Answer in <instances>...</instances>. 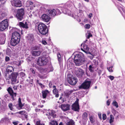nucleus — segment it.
<instances>
[{
  "mask_svg": "<svg viewBox=\"0 0 125 125\" xmlns=\"http://www.w3.org/2000/svg\"><path fill=\"white\" fill-rule=\"evenodd\" d=\"M92 36V35L91 33H88V35L86 36L87 38V39H89L90 37H91Z\"/></svg>",
  "mask_w": 125,
  "mask_h": 125,
  "instance_id": "53",
  "label": "nucleus"
},
{
  "mask_svg": "<svg viewBox=\"0 0 125 125\" xmlns=\"http://www.w3.org/2000/svg\"><path fill=\"white\" fill-rule=\"evenodd\" d=\"M18 122H13L12 123L14 125H17L18 124Z\"/></svg>",
  "mask_w": 125,
  "mask_h": 125,
  "instance_id": "63",
  "label": "nucleus"
},
{
  "mask_svg": "<svg viewBox=\"0 0 125 125\" xmlns=\"http://www.w3.org/2000/svg\"><path fill=\"white\" fill-rule=\"evenodd\" d=\"M90 84V81H85L84 82L79 86V89H88L89 88Z\"/></svg>",
  "mask_w": 125,
  "mask_h": 125,
  "instance_id": "10",
  "label": "nucleus"
},
{
  "mask_svg": "<svg viewBox=\"0 0 125 125\" xmlns=\"http://www.w3.org/2000/svg\"><path fill=\"white\" fill-rule=\"evenodd\" d=\"M93 68L91 65H90L89 66V70L91 72H92L93 71Z\"/></svg>",
  "mask_w": 125,
  "mask_h": 125,
  "instance_id": "56",
  "label": "nucleus"
},
{
  "mask_svg": "<svg viewBox=\"0 0 125 125\" xmlns=\"http://www.w3.org/2000/svg\"><path fill=\"white\" fill-rule=\"evenodd\" d=\"M40 48V45L33 46L31 48V52L32 55H40L41 52L40 51H35L39 50Z\"/></svg>",
  "mask_w": 125,
  "mask_h": 125,
  "instance_id": "5",
  "label": "nucleus"
},
{
  "mask_svg": "<svg viewBox=\"0 0 125 125\" xmlns=\"http://www.w3.org/2000/svg\"><path fill=\"white\" fill-rule=\"evenodd\" d=\"M78 101L79 99H77L75 102L72 105V109L73 110L76 111H79V108Z\"/></svg>",
  "mask_w": 125,
  "mask_h": 125,
  "instance_id": "12",
  "label": "nucleus"
},
{
  "mask_svg": "<svg viewBox=\"0 0 125 125\" xmlns=\"http://www.w3.org/2000/svg\"><path fill=\"white\" fill-rule=\"evenodd\" d=\"M68 7L67 5H66L64 6L62 8L61 10H62L63 13L65 14H67L68 15L71 16L75 19H76L79 22L80 21V20L79 18L78 14L77 13H73L71 14L70 13V11L69 10H68Z\"/></svg>",
  "mask_w": 125,
  "mask_h": 125,
  "instance_id": "1",
  "label": "nucleus"
},
{
  "mask_svg": "<svg viewBox=\"0 0 125 125\" xmlns=\"http://www.w3.org/2000/svg\"><path fill=\"white\" fill-rule=\"evenodd\" d=\"M9 106L11 110H12V104L11 103H10L9 104Z\"/></svg>",
  "mask_w": 125,
  "mask_h": 125,
  "instance_id": "49",
  "label": "nucleus"
},
{
  "mask_svg": "<svg viewBox=\"0 0 125 125\" xmlns=\"http://www.w3.org/2000/svg\"><path fill=\"white\" fill-rule=\"evenodd\" d=\"M83 70L81 69H79L77 71V75L79 76H82L83 74Z\"/></svg>",
  "mask_w": 125,
  "mask_h": 125,
  "instance_id": "28",
  "label": "nucleus"
},
{
  "mask_svg": "<svg viewBox=\"0 0 125 125\" xmlns=\"http://www.w3.org/2000/svg\"><path fill=\"white\" fill-rule=\"evenodd\" d=\"M42 42L43 44L44 45H45L47 44V43L46 41L44 40H42Z\"/></svg>",
  "mask_w": 125,
  "mask_h": 125,
  "instance_id": "50",
  "label": "nucleus"
},
{
  "mask_svg": "<svg viewBox=\"0 0 125 125\" xmlns=\"http://www.w3.org/2000/svg\"><path fill=\"white\" fill-rule=\"evenodd\" d=\"M55 11H56V15H59L61 14V12L58 9H56L55 10Z\"/></svg>",
  "mask_w": 125,
  "mask_h": 125,
  "instance_id": "44",
  "label": "nucleus"
},
{
  "mask_svg": "<svg viewBox=\"0 0 125 125\" xmlns=\"http://www.w3.org/2000/svg\"><path fill=\"white\" fill-rule=\"evenodd\" d=\"M48 113L49 115L48 116L49 119H50L51 118L50 116H51L53 118H54L56 116L55 112L53 110L49 111Z\"/></svg>",
  "mask_w": 125,
  "mask_h": 125,
  "instance_id": "22",
  "label": "nucleus"
},
{
  "mask_svg": "<svg viewBox=\"0 0 125 125\" xmlns=\"http://www.w3.org/2000/svg\"><path fill=\"white\" fill-rule=\"evenodd\" d=\"M47 14L49 16L54 17L56 15V11L54 9H50L47 11Z\"/></svg>",
  "mask_w": 125,
  "mask_h": 125,
  "instance_id": "14",
  "label": "nucleus"
},
{
  "mask_svg": "<svg viewBox=\"0 0 125 125\" xmlns=\"http://www.w3.org/2000/svg\"><path fill=\"white\" fill-rule=\"evenodd\" d=\"M74 55V62L76 66L81 65L85 60L83 55Z\"/></svg>",
  "mask_w": 125,
  "mask_h": 125,
  "instance_id": "2",
  "label": "nucleus"
},
{
  "mask_svg": "<svg viewBox=\"0 0 125 125\" xmlns=\"http://www.w3.org/2000/svg\"><path fill=\"white\" fill-rule=\"evenodd\" d=\"M83 53L81 52H78V51H76L74 52L72 55H73L74 54V55H82L83 54Z\"/></svg>",
  "mask_w": 125,
  "mask_h": 125,
  "instance_id": "40",
  "label": "nucleus"
},
{
  "mask_svg": "<svg viewBox=\"0 0 125 125\" xmlns=\"http://www.w3.org/2000/svg\"><path fill=\"white\" fill-rule=\"evenodd\" d=\"M11 38L20 41V35L19 32L15 31L12 33Z\"/></svg>",
  "mask_w": 125,
  "mask_h": 125,
  "instance_id": "16",
  "label": "nucleus"
},
{
  "mask_svg": "<svg viewBox=\"0 0 125 125\" xmlns=\"http://www.w3.org/2000/svg\"><path fill=\"white\" fill-rule=\"evenodd\" d=\"M12 5L15 7H20L21 6V1L20 0H11Z\"/></svg>",
  "mask_w": 125,
  "mask_h": 125,
  "instance_id": "11",
  "label": "nucleus"
},
{
  "mask_svg": "<svg viewBox=\"0 0 125 125\" xmlns=\"http://www.w3.org/2000/svg\"><path fill=\"white\" fill-rule=\"evenodd\" d=\"M20 41L11 38L10 41L11 45L13 46L16 45Z\"/></svg>",
  "mask_w": 125,
  "mask_h": 125,
  "instance_id": "19",
  "label": "nucleus"
},
{
  "mask_svg": "<svg viewBox=\"0 0 125 125\" xmlns=\"http://www.w3.org/2000/svg\"><path fill=\"white\" fill-rule=\"evenodd\" d=\"M13 70V68L12 66H7L6 69V74L5 76L6 79L9 80L10 79V75L9 74L11 73Z\"/></svg>",
  "mask_w": 125,
  "mask_h": 125,
  "instance_id": "8",
  "label": "nucleus"
},
{
  "mask_svg": "<svg viewBox=\"0 0 125 125\" xmlns=\"http://www.w3.org/2000/svg\"><path fill=\"white\" fill-rule=\"evenodd\" d=\"M6 51V54L7 55H10V54H11V51L10 49H7Z\"/></svg>",
  "mask_w": 125,
  "mask_h": 125,
  "instance_id": "39",
  "label": "nucleus"
},
{
  "mask_svg": "<svg viewBox=\"0 0 125 125\" xmlns=\"http://www.w3.org/2000/svg\"><path fill=\"white\" fill-rule=\"evenodd\" d=\"M32 55H30L27 58V60L29 61H30L31 60H32L33 58L31 56Z\"/></svg>",
  "mask_w": 125,
  "mask_h": 125,
  "instance_id": "42",
  "label": "nucleus"
},
{
  "mask_svg": "<svg viewBox=\"0 0 125 125\" xmlns=\"http://www.w3.org/2000/svg\"><path fill=\"white\" fill-rule=\"evenodd\" d=\"M67 125H74V122L72 120H70L67 122Z\"/></svg>",
  "mask_w": 125,
  "mask_h": 125,
  "instance_id": "34",
  "label": "nucleus"
},
{
  "mask_svg": "<svg viewBox=\"0 0 125 125\" xmlns=\"http://www.w3.org/2000/svg\"><path fill=\"white\" fill-rule=\"evenodd\" d=\"M113 67V66H111L109 68H107V69L109 72H113V70L112 69Z\"/></svg>",
  "mask_w": 125,
  "mask_h": 125,
  "instance_id": "46",
  "label": "nucleus"
},
{
  "mask_svg": "<svg viewBox=\"0 0 125 125\" xmlns=\"http://www.w3.org/2000/svg\"><path fill=\"white\" fill-rule=\"evenodd\" d=\"M9 60V58L8 57H6L5 58V60L6 61H8Z\"/></svg>",
  "mask_w": 125,
  "mask_h": 125,
  "instance_id": "61",
  "label": "nucleus"
},
{
  "mask_svg": "<svg viewBox=\"0 0 125 125\" xmlns=\"http://www.w3.org/2000/svg\"><path fill=\"white\" fill-rule=\"evenodd\" d=\"M70 105L68 104H62L61 106L62 109L63 111H66L70 109Z\"/></svg>",
  "mask_w": 125,
  "mask_h": 125,
  "instance_id": "18",
  "label": "nucleus"
},
{
  "mask_svg": "<svg viewBox=\"0 0 125 125\" xmlns=\"http://www.w3.org/2000/svg\"><path fill=\"white\" fill-rule=\"evenodd\" d=\"M93 17V14L92 13H90L88 15V17L90 19Z\"/></svg>",
  "mask_w": 125,
  "mask_h": 125,
  "instance_id": "59",
  "label": "nucleus"
},
{
  "mask_svg": "<svg viewBox=\"0 0 125 125\" xmlns=\"http://www.w3.org/2000/svg\"><path fill=\"white\" fill-rule=\"evenodd\" d=\"M27 3H29L30 6L31 5L32 6V7H31L30 8L31 9H32L33 7H35V5L31 1H28Z\"/></svg>",
  "mask_w": 125,
  "mask_h": 125,
  "instance_id": "31",
  "label": "nucleus"
},
{
  "mask_svg": "<svg viewBox=\"0 0 125 125\" xmlns=\"http://www.w3.org/2000/svg\"><path fill=\"white\" fill-rule=\"evenodd\" d=\"M110 118L109 120V122L111 125H112V123L114 122V118L113 115H111L110 116Z\"/></svg>",
  "mask_w": 125,
  "mask_h": 125,
  "instance_id": "30",
  "label": "nucleus"
},
{
  "mask_svg": "<svg viewBox=\"0 0 125 125\" xmlns=\"http://www.w3.org/2000/svg\"><path fill=\"white\" fill-rule=\"evenodd\" d=\"M42 96L43 98H45L49 93L47 90L43 91L42 92Z\"/></svg>",
  "mask_w": 125,
  "mask_h": 125,
  "instance_id": "25",
  "label": "nucleus"
},
{
  "mask_svg": "<svg viewBox=\"0 0 125 125\" xmlns=\"http://www.w3.org/2000/svg\"><path fill=\"white\" fill-rule=\"evenodd\" d=\"M19 25L20 27H22L23 28L26 29H27L28 28V24L26 22H25L24 23L20 22H19Z\"/></svg>",
  "mask_w": 125,
  "mask_h": 125,
  "instance_id": "24",
  "label": "nucleus"
},
{
  "mask_svg": "<svg viewBox=\"0 0 125 125\" xmlns=\"http://www.w3.org/2000/svg\"><path fill=\"white\" fill-rule=\"evenodd\" d=\"M49 59L48 58L45 57H39L37 60V64L40 66L45 65L48 62Z\"/></svg>",
  "mask_w": 125,
  "mask_h": 125,
  "instance_id": "4",
  "label": "nucleus"
},
{
  "mask_svg": "<svg viewBox=\"0 0 125 125\" xmlns=\"http://www.w3.org/2000/svg\"><path fill=\"white\" fill-rule=\"evenodd\" d=\"M83 46L84 50H83L82 48H81V49L86 54H88L89 53L90 54V52H88L89 48L88 47L87 45L85 44H83Z\"/></svg>",
  "mask_w": 125,
  "mask_h": 125,
  "instance_id": "20",
  "label": "nucleus"
},
{
  "mask_svg": "<svg viewBox=\"0 0 125 125\" xmlns=\"http://www.w3.org/2000/svg\"><path fill=\"white\" fill-rule=\"evenodd\" d=\"M37 125H45L41 121L39 120L36 122Z\"/></svg>",
  "mask_w": 125,
  "mask_h": 125,
  "instance_id": "38",
  "label": "nucleus"
},
{
  "mask_svg": "<svg viewBox=\"0 0 125 125\" xmlns=\"http://www.w3.org/2000/svg\"><path fill=\"white\" fill-rule=\"evenodd\" d=\"M30 70L31 71V72L33 74H34L35 73V71L34 70H33L32 68H31L30 69Z\"/></svg>",
  "mask_w": 125,
  "mask_h": 125,
  "instance_id": "57",
  "label": "nucleus"
},
{
  "mask_svg": "<svg viewBox=\"0 0 125 125\" xmlns=\"http://www.w3.org/2000/svg\"><path fill=\"white\" fill-rule=\"evenodd\" d=\"M18 109L20 110L22 109V107L24 106V104H22L21 102V99L20 98H19L18 99Z\"/></svg>",
  "mask_w": 125,
  "mask_h": 125,
  "instance_id": "26",
  "label": "nucleus"
},
{
  "mask_svg": "<svg viewBox=\"0 0 125 125\" xmlns=\"http://www.w3.org/2000/svg\"><path fill=\"white\" fill-rule=\"evenodd\" d=\"M24 10L23 8L18 9L17 11L16 16L18 20H22L24 14Z\"/></svg>",
  "mask_w": 125,
  "mask_h": 125,
  "instance_id": "9",
  "label": "nucleus"
},
{
  "mask_svg": "<svg viewBox=\"0 0 125 125\" xmlns=\"http://www.w3.org/2000/svg\"><path fill=\"white\" fill-rule=\"evenodd\" d=\"M10 75V78L12 81V83L13 84L16 81V78L17 76V74L16 73H12Z\"/></svg>",
  "mask_w": 125,
  "mask_h": 125,
  "instance_id": "17",
  "label": "nucleus"
},
{
  "mask_svg": "<svg viewBox=\"0 0 125 125\" xmlns=\"http://www.w3.org/2000/svg\"><path fill=\"white\" fill-rule=\"evenodd\" d=\"M5 99V100H9L10 99V95L9 94H6L4 96Z\"/></svg>",
  "mask_w": 125,
  "mask_h": 125,
  "instance_id": "37",
  "label": "nucleus"
},
{
  "mask_svg": "<svg viewBox=\"0 0 125 125\" xmlns=\"http://www.w3.org/2000/svg\"><path fill=\"white\" fill-rule=\"evenodd\" d=\"M109 77L112 81L113 80L114 78V77L113 76L111 75H110L109 76Z\"/></svg>",
  "mask_w": 125,
  "mask_h": 125,
  "instance_id": "55",
  "label": "nucleus"
},
{
  "mask_svg": "<svg viewBox=\"0 0 125 125\" xmlns=\"http://www.w3.org/2000/svg\"><path fill=\"white\" fill-rule=\"evenodd\" d=\"M89 119L90 121V122L91 123H93L94 122V121L93 119V116H90L89 117Z\"/></svg>",
  "mask_w": 125,
  "mask_h": 125,
  "instance_id": "43",
  "label": "nucleus"
},
{
  "mask_svg": "<svg viewBox=\"0 0 125 125\" xmlns=\"http://www.w3.org/2000/svg\"><path fill=\"white\" fill-rule=\"evenodd\" d=\"M68 83L71 85H75L77 83L78 80L75 77H73L72 75H69L67 78Z\"/></svg>",
  "mask_w": 125,
  "mask_h": 125,
  "instance_id": "7",
  "label": "nucleus"
},
{
  "mask_svg": "<svg viewBox=\"0 0 125 125\" xmlns=\"http://www.w3.org/2000/svg\"><path fill=\"white\" fill-rule=\"evenodd\" d=\"M112 112L113 113V114L114 116H115V114H116L118 113L114 109H113V110L112 111Z\"/></svg>",
  "mask_w": 125,
  "mask_h": 125,
  "instance_id": "45",
  "label": "nucleus"
},
{
  "mask_svg": "<svg viewBox=\"0 0 125 125\" xmlns=\"http://www.w3.org/2000/svg\"><path fill=\"white\" fill-rule=\"evenodd\" d=\"M8 20L6 19L0 22V31H2L6 29L8 26Z\"/></svg>",
  "mask_w": 125,
  "mask_h": 125,
  "instance_id": "6",
  "label": "nucleus"
},
{
  "mask_svg": "<svg viewBox=\"0 0 125 125\" xmlns=\"http://www.w3.org/2000/svg\"><path fill=\"white\" fill-rule=\"evenodd\" d=\"M82 118L84 120H85L87 118V114L86 113L84 112L82 115Z\"/></svg>",
  "mask_w": 125,
  "mask_h": 125,
  "instance_id": "32",
  "label": "nucleus"
},
{
  "mask_svg": "<svg viewBox=\"0 0 125 125\" xmlns=\"http://www.w3.org/2000/svg\"><path fill=\"white\" fill-rule=\"evenodd\" d=\"M20 75L21 77H24L25 75V74L23 73V72H21L20 73Z\"/></svg>",
  "mask_w": 125,
  "mask_h": 125,
  "instance_id": "47",
  "label": "nucleus"
},
{
  "mask_svg": "<svg viewBox=\"0 0 125 125\" xmlns=\"http://www.w3.org/2000/svg\"><path fill=\"white\" fill-rule=\"evenodd\" d=\"M49 125H58V124L56 121L52 120L49 122Z\"/></svg>",
  "mask_w": 125,
  "mask_h": 125,
  "instance_id": "33",
  "label": "nucleus"
},
{
  "mask_svg": "<svg viewBox=\"0 0 125 125\" xmlns=\"http://www.w3.org/2000/svg\"><path fill=\"white\" fill-rule=\"evenodd\" d=\"M106 115L105 114H104L103 115V120H105L106 118Z\"/></svg>",
  "mask_w": 125,
  "mask_h": 125,
  "instance_id": "54",
  "label": "nucleus"
},
{
  "mask_svg": "<svg viewBox=\"0 0 125 125\" xmlns=\"http://www.w3.org/2000/svg\"><path fill=\"white\" fill-rule=\"evenodd\" d=\"M39 77L41 79H43L46 78V76H42L40 75H39Z\"/></svg>",
  "mask_w": 125,
  "mask_h": 125,
  "instance_id": "58",
  "label": "nucleus"
},
{
  "mask_svg": "<svg viewBox=\"0 0 125 125\" xmlns=\"http://www.w3.org/2000/svg\"><path fill=\"white\" fill-rule=\"evenodd\" d=\"M6 14L4 12H0V20H2L5 16Z\"/></svg>",
  "mask_w": 125,
  "mask_h": 125,
  "instance_id": "29",
  "label": "nucleus"
},
{
  "mask_svg": "<svg viewBox=\"0 0 125 125\" xmlns=\"http://www.w3.org/2000/svg\"><path fill=\"white\" fill-rule=\"evenodd\" d=\"M41 72L45 74L50 72L47 68H42L40 69Z\"/></svg>",
  "mask_w": 125,
  "mask_h": 125,
  "instance_id": "27",
  "label": "nucleus"
},
{
  "mask_svg": "<svg viewBox=\"0 0 125 125\" xmlns=\"http://www.w3.org/2000/svg\"><path fill=\"white\" fill-rule=\"evenodd\" d=\"M58 57L59 62H60L62 60V57L61 56V55H58Z\"/></svg>",
  "mask_w": 125,
  "mask_h": 125,
  "instance_id": "41",
  "label": "nucleus"
},
{
  "mask_svg": "<svg viewBox=\"0 0 125 125\" xmlns=\"http://www.w3.org/2000/svg\"><path fill=\"white\" fill-rule=\"evenodd\" d=\"M98 116H99V118L100 119H102L101 114H98Z\"/></svg>",
  "mask_w": 125,
  "mask_h": 125,
  "instance_id": "64",
  "label": "nucleus"
},
{
  "mask_svg": "<svg viewBox=\"0 0 125 125\" xmlns=\"http://www.w3.org/2000/svg\"><path fill=\"white\" fill-rule=\"evenodd\" d=\"M73 92V90H70L67 93V94L68 95H70Z\"/></svg>",
  "mask_w": 125,
  "mask_h": 125,
  "instance_id": "52",
  "label": "nucleus"
},
{
  "mask_svg": "<svg viewBox=\"0 0 125 125\" xmlns=\"http://www.w3.org/2000/svg\"><path fill=\"white\" fill-rule=\"evenodd\" d=\"M53 92L54 94L55 95V96L56 97H58L59 96L58 91V90L56 88V86L54 85L53 86Z\"/></svg>",
  "mask_w": 125,
  "mask_h": 125,
  "instance_id": "23",
  "label": "nucleus"
},
{
  "mask_svg": "<svg viewBox=\"0 0 125 125\" xmlns=\"http://www.w3.org/2000/svg\"><path fill=\"white\" fill-rule=\"evenodd\" d=\"M39 85L41 86L42 88H43L44 87V86L43 85L42 83H38Z\"/></svg>",
  "mask_w": 125,
  "mask_h": 125,
  "instance_id": "60",
  "label": "nucleus"
},
{
  "mask_svg": "<svg viewBox=\"0 0 125 125\" xmlns=\"http://www.w3.org/2000/svg\"><path fill=\"white\" fill-rule=\"evenodd\" d=\"M38 29L40 33L43 35H45L48 32L47 26L42 23H40L38 25Z\"/></svg>",
  "mask_w": 125,
  "mask_h": 125,
  "instance_id": "3",
  "label": "nucleus"
},
{
  "mask_svg": "<svg viewBox=\"0 0 125 125\" xmlns=\"http://www.w3.org/2000/svg\"><path fill=\"white\" fill-rule=\"evenodd\" d=\"M26 38L28 42H31L33 40V35L31 34H28L26 36Z\"/></svg>",
  "mask_w": 125,
  "mask_h": 125,
  "instance_id": "21",
  "label": "nucleus"
},
{
  "mask_svg": "<svg viewBox=\"0 0 125 125\" xmlns=\"http://www.w3.org/2000/svg\"><path fill=\"white\" fill-rule=\"evenodd\" d=\"M50 18L47 15L44 14L41 16V19L44 21L46 22H49L50 20Z\"/></svg>",
  "mask_w": 125,
  "mask_h": 125,
  "instance_id": "15",
  "label": "nucleus"
},
{
  "mask_svg": "<svg viewBox=\"0 0 125 125\" xmlns=\"http://www.w3.org/2000/svg\"><path fill=\"white\" fill-rule=\"evenodd\" d=\"M7 91L11 96L12 99L14 100H15V98L16 96V93H14L12 89L10 87H9Z\"/></svg>",
  "mask_w": 125,
  "mask_h": 125,
  "instance_id": "13",
  "label": "nucleus"
},
{
  "mask_svg": "<svg viewBox=\"0 0 125 125\" xmlns=\"http://www.w3.org/2000/svg\"><path fill=\"white\" fill-rule=\"evenodd\" d=\"M26 6L28 7L30 6V5L29 4V3H27V1L26 2Z\"/></svg>",
  "mask_w": 125,
  "mask_h": 125,
  "instance_id": "62",
  "label": "nucleus"
},
{
  "mask_svg": "<svg viewBox=\"0 0 125 125\" xmlns=\"http://www.w3.org/2000/svg\"><path fill=\"white\" fill-rule=\"evenodd\" d=\"M111 102V100L109 99L106 101L107 105L108 106H109L110 105Z\"/></svg>",
  "mask_w": 125,
  "mask_h": 125,
  "instance_id": "51",
  "label": "nucleus"
},
{
  "mask_svg": "<svg viewBox=\"0 0 125 125\" xmlns=\"http://www.w3.org/2000/svg\"><path fill=\"white\" fill-rule=\"evenodd\" d=\"M25 111H21L20 112H18L16 113H15V115L16 116H17V114H19L21 115H23L25 114Z\"/></svg>",
  "mask_w": 125,
  "mask_h": 125,
  "instance_id": "35",
  "label": "nucleus"
},
{
  "mask_svg": "<svg viewBox=\"0 0 125 125\" xmlns=\"http://www.w3.org/2000/svg\"><path fill=\"white\" fill-rule=\"evenodd\" d=\"M85 28L86 29H88L90 27V25L88 24H86L85 25Z\"/></svg>",
  "mask_w": 125,
  "mask_h": 125,
  "instance_id": "48",
  "label": "nucleus"
},
{
  "mask_svg": "<svg viewBox=\"0 0 125 125\" xmlns=\"http://www.w3.org/2000/svg\"><path fill=\"white\" fill-rule=\"evenodd\" d=\"M112 104L114 106H115L117 108L118 107V103L115 100H114L113 101Z\"/></svg>",
  "mask_w": 125,
  "mask_h": 125,
  "instance_id": "36",
  "label": "nucleus"
}]
</instances>
